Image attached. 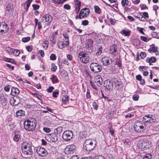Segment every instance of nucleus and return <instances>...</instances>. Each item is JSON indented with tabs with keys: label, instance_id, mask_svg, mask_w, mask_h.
<instances>
[{
	"label": "nucleus",
	"instance_id": "6ab92c4d",
	"mask_svg": "<svg viewBox=\"0 0 159 159\" xmlns=\"http://www.w3.org/2000/svg\"><path fill=\"white\" fill-rule=\"evenodd\" d=\"M95 81L97 83V84L99 87H100L102 82V79L101 76L98 75L96 76L95 78Z\"/></svg>",
	"mask_w": 159,
	"mask_h": 159
},
{
	"label": "nucleus",
	"instance_id": "0e129e2a",
	"mask_svg": "<svg viewBox=\"0 0 159 159\" xmlns=\"http://www.w3.org/2000/svg\"><path fill=\"white\" fill-rule=\"evenodd\" d=\"M139 98V96L138 94L134 95L133 97V99L134 101H137Z\"/></svg>",
	"mask_w": 159,
	"mask_h": 159
},
{
	"label": "nucleus",
	"instance_id": "5fc2aeb1",
	"mask_svg": "<svg viewBox=\"0 0 159 159\" xmlns=\"http://www.w3.org/2000/svg\"><path fill=\"white\" fill-rule=\"evenodd\" d=\"M54 87L53 86H50L46 90L49 93H51L53 91L54 89Z\"/></svg>",
	"mask_w": 159,
	"mask_h": 159
},
{
	"label": "nucleus",
	"instance_id": "4d7b16f0",
	"mask_svg": "<svg viewBox=\"0 0 159 159\" xmlns=\"http://www.w3.org/2000/svg\"><path fill=\"white\" fill-rule=\"evenodd\" d=\"M140 56L141 59L144 58L146 56V53L145 52H141L140 54Z\"/></svg>",
	"mask_w": 159,
	"mask_h": 159
},
{
	"label": "nucleus",
	"instance_id": "a18cd8bd",
	"mask_svg": "<svg viewBox=\"0 0 159 159\" xmlns=\"http://www.w3.org/2000/svg\"><path fill=\"white\" fill-rule=\"evenodd\" d=\"M0 101L1 104L3 106L6 105L7 102V101L6 98L1 100Z\"/></svg>",
	"mask_w": 159,
	"mask_h": 159
},
{
	"label": "nucleus",
	"instance_id": "f257e3e1",
	"mask_svg": "<svg viewBox=\"0 0 159 159\" xmlns=\"http://www.w3.org/2000/svg\"><path fill=\"white\" fill-rule=\"evenodd\" d=\"M37 123L36 120L34 118L29 117L24 121V128L28 131H33L35 129Z\"/></svg>",
	"mask_w": 159,
	"mask_h": 159
},
{
	"label": "nucleus",
	"instance_id": "680f3d73",
	"mask_svg": "<svg viewBox=\"0 0 159 159\" xmlns=\"http://www.w3.org/2000/svg\"><path fill=\"white\" fill-rule=\"evenodd\" d=\"M86 96L87 99L89 98H91L90 95V90L88 89H87Z\"/></svg>",
	"mask_w": 159,
	"mask_h": 159
},
{
	"label": "nucleus",
	"instance_id": "7c9ffc66",
	"mask_svg": "<svg viewBox=\"0 0 159 159\" xmlns=\"http://www.w3.org/2000/svg\"><path fill=\"white\" fill-rule=\"evenodd\" d=\"M81 5L80 4V2L78 4H75V12L78 14L80 9Z\"/></svg>",
	"mask_w": 159,
	"mask_h": 159
},
{
	"label": "nucleus",
	"instance_id": "7ed1b4c3",
	"mask_svg": "<svg viewBox=\"0 0 159 159\" xmlns=\"http://www.w3.org/2000/svg\"><path fill=\"white\" fill-rule=\"evenodd\" d=\"M78 57L79 60L84 64H87L89 62V57L86 56V53L84 52H81L79 53Z\"/></svg>",
	"mask_w": 159,
	"mask_h": 159
},
{
	"label": "nucleus",
	"instance_id": "603ef678",
	"mask_svg": "<svg viewBox=\"0 0 159 159\" xmlns=\"http://www.w3.org/2000/svg\"><path fill=\"white\" fill-rule=\"evenodd\" d=\"M52 2L55 4H61L62 2L61 0H52Z\"/></svg>",
	"mask_w": 159,
	"mask_h": 159
},
{
	"label": "nucleus",
	"instance_id": "c03bdc74",
	"mask_svg": "<svg viewBox=\"0 0 159 159\" xmlns=\"http://www.w3.org/2000/svg\"><path fill=\"white\" fill-rule=\"evenodd\" d=\"M139 19L141 21H147V20L144 19V18H143V15L141 14H139Z\"/></svg>",
	"mask_w": 159,
	"mask_h": 159
},
{
	"label": "nucleus",
	"instance_id": "f8f14e48",
	"mask_svg": "<svg viewBox=\"0 0 159 159\" xmlns=\"http://www.w3.org/2000/svg\"><path fill=\"white\" fill-rule=\"evenodd\" d=\"M104 85L105 90L107 91H110L113 88V83L110 80H106L104 83Z\"/></svg>",
	"mask_w": 159,
	"mask_h": 159
},
{
	"label": "nucleus",
	"instance_id": "338daca9",
	"mask_svg": "<svg viewBox=\"0 0 159 159\" xmlns=\"http://www.w3.org/2000/svg\"><path fill=\"white\" fill-rule=\"evenodd\" d=\"M152 52H155L157 51V47L155 46L152 47L151 50Z\"/></svg>",
	"mask_w": 159,
	"mask_h": 159
},
{
	"label": "nucleus",
	"instance_id": "e433bc0d",
	"mask_svg": "<svg viewBox=\"0 0 159 159\" xmlns=\"http://www.w3.org/2000/svg\"><path fill=\"white\" fill-rule=\"evenodd\" d=\"M13 9V6L11 3H8L6 7V10L8 11H11Z\"/></svg>",
	"mask_w": 159,
	"mask_h": 159
},
{
	"label": "nucleus",
	"instance_id": "423d86ee",
	"mask_svg": "<svg viewBox=\"0 0 159 159\" xmlns=\"http://www.w3.org/2000/svg\"><path fill=\"white\" fill-rule=\"evenodd\" d=\"M73 135V133L72 131L66 130L63 134L62 137L64 141H68L72 138Z\"/></svg>",
	"mask_w": 159,
	"mask_h": 159
},
{
	"label": "nucleus",
	"instance_id": "bf43d9fd",
	"mask_svg": "<svg viewBox=\"0 0 159 159\" xmlns=\"http://www.w3.org/2000/svg\"><path fill=\"white\" fill-rule=\"evenodd\" d=\"M64 38H69V34L66 32H64L62 34Z\"/></svg>",
	"mask_w": 159,
	"mask_h": 159
},
{
	"label": "nucleus",
	"instance_id": "052dcab7",
	"mask_svg": "<svg viewBox=\"0 0 159 159\" xmlns=\"http://www.w3.org/2000/svg\"><path fill=\"white\" fill-rule=\"evenodd\" d=\"M50 59L52 60H55L56 59V55L54 54H52L50 56Z\"/></svg>",
	"mask_w": 159,
	"mask_h": 159
},
{
	"label": "nucleus",
	"instance_id": "c85d7f7f",
	"mask_svg": "<svg viewBox=\"0 0 159 159\" xmlns=\"http://www.w3.org/2000/svg\"><path fill=\"white\" fill-rule=\"evenodd\" d=\"M120 33L125 36H129L130 34L131 31L127 30H123L121 31Z\"/></svg>",
	"mask_w": 159,
	"mask_h": 159
},
{
	"label": "nucleus",
	"instance_id": "393cba45",
	"mask_svg": "<svg viewBox=\"0 0 159 159\" xmlns=\"http://www.w3.org/2000/svg\"><path fill=\"white\" fill-rule=\"evenodd\" d=\"M129 2L128 0H122L121 1V4L124 9H126L127 6H130V5L129 4Z\"/></svg>",
	"mask_w": 159,
	"mask_h": 159
},
{
	"label": "nucleus",
	"instance_id": "dca6fc26",
	"mask_svg": "<svg viewBox=\"0 0 159 159\" xmlns=\"http://www.w3.org/2000/svg\"><path fill=\"white\" fill-rule=\"evenodd\" d=\"M90 10L89 8L85 7L81 9L80 11L82 19L87 17L90 13Z\"/></svg>",
	"mask_w": 159,
	"mask_h": 159
},
{
	"label": "nucleus",
	"instance_id": "bb28decb",
	"mask_svg": "<svg viewBox=\"0 0 159 159\" xmlns=\"http://www.w3.org/2000/svg\"><path fill=\"white\" fill-rule=\"evenodd\" d=\"M57 45L58 47L61 49H62L67 46L66 44L64 43V42L61 41L60 40L58 42Z\"/></svg>",
	"mask_w": 159,
	"mask_h": 159
},
{
	"label": "nucleus",
	"instance_id": "412c9836",
	"mask_svg": "<svg viewBox=\"0 0 159 159\" xmlns=\"http://www.w3.org/2000/svg\"><path fill=\"white\" fill-rule=\"evenodd\" d=\"M14 136L13 138V140L15 142L19 141L20 138V131H15L14 132Z\"/></svg>",
	"mask_w": 159,
	"mask_h": 159
},
{
	"label": "nucleus",
	"instance_id": "f03ea898",
	"mask_svg": "<svg viewBox=\"0 0 159 159\" xmlns=\"http://www.w3.org/2000/svg\"><path fill=\"white\" fill-rule=\"evenodd\" d=\"M145 125L143 124L140 121H137L134 126V130L137 132H143L145 129Z\"/></svg>",
	"mask_w": 159,
	"mask_h": 159
},
{
	"label": "nucleus",
	"instance_id": "e2e57ef3",
	"mask_svg": "<svg viewBox=\"0 0 159 159\" xmlns=\"http://www.w3.org/2000/svg\"><path fill=\"white\" fill-rule=\"evenodd\" d=\"M26 49L28 52H30L33 49V46H27L26 47Z\"/></svg>",
	"mask_w": 159,
	"mask_h": 159
},
{
	"label": "nucleus",
	"instance_id": "f704fd0d",
	"mask_svg": "<svg viewBox=\"0 0 159 159\" xmlns=\"http://www.w3.org/2000/svg\"><path fill=\"white\" fill-rule=\"evenodd\" d=\"M149 116V119L150 120L149 122L151 123L153 122H155L156 120V117L154 116L151 115H150Z\"/></svg>",
	"mask_w": 159,
	"mask_h": 159
},
{
	"label": "nucleus",
	"instance_id": "c756f323",
	"mask_svg": "<svg viewBox=\"0 0 159 159\" xmlns=\"http://www.w3.org/2000/svg\"><path fill=\"white\" fill-rule=\"evenodd\" d=\"M146 61L147 62H152V63H154L156 61V59L155 57H152L150 58L149 57L146 58Z\"/></svg>",
	"mask_w": 159,
	"mask_h": 159
},
{
	"label": "nucleus",
	"instance_id": "9b49d317",
	"mask_svg": "<svg viewBox=\"0 0 159 159\" xmlns=\"http://www.w3.org/2000/svg\"><path fill=\"white\" fill-rule=\"evenodd\" d=\"M36 152L38 155L41 157H44L48 154V152L44 148L39 147L36 149Z\"/></svg>",
	"mask_w": 159,
	"mask_h": 159
},
{
	"label": "nucleus",
	"instance_id": "2f4dec72",
	"mask_svg": "<svg viewBox=\"0 0 159 159\" xmlns=\"http://www.w3.org/2000/svg\"><path fill=\"white\" fill-rule=\"evenodd\" d=\"M114 84L116 86V88L117 89H119V87L121 84V81H120L117 80H114Z\"/></svg>",
	"mask_w": 159,
	"mask_h": 159
},
{
	"label": "nucleus",
	"instance_id": "a19ab883",
	"mask_svg": "<svg viewBox=\"0 0 159 159\" xmlns=\"http://www.w3.org/2000/svg\"><path fill=\"white\" fill-rule=\"evenodd\" d=\"M152 157V155L150 153H147L143 157V159H151Z\"/></svg>",
	"mask_w": 159,
	"mask_h": 159
},
{
	"label": "nucleus",
	"instance_id": "1a4fd4ad",
	"mask_svg": "<svg viewBox=\"0 0 159 159\" xmlns=\"http://www.w3.org/2000/svg\"><path fill=\"white\" fill-rule=\"evenodd\" d=\"M75 148L76 147L74 144L70 145L66 147L64 152L67 154L73 153L75 152Z\"/></svg>",
	"mask_w": 159,
	"mask_h": 159
},
{
	"label": "nucleus",
	"instance_id": "9d476101",
	"mask_svg": "<svg viewBox=\"0 0 159 159\" xmlns=\"http://www.w3.org/2000/svg\"><path fill=\"white\" fill-rule=\"evenodd\" d=\"M8 30L9 28L5 22H2L0 23V32L1 34L6 33Z\"/></svg>",
	"mask_w": 159,
	"mask_h": 159
},
{
	"label": "nucleus",
	"instance_id": "a878e982",
	"mask_svg": "<svg viewBox=\"0 0 159 159\" xmlns=\"http://www.w3.org/2000/svg\"><path fill=\"white\" fill-rule=\"evenodd\" d=\"M26 151L23 150L24 153L27 155H31L33 154V151L32 149V146L31 145L30 147L28 148Z\"/></svg>",
	"mask_w": 159,
	"mask_h": 159
},
{
	"label": "nucleus",
	"instance_id": "ea45409f",
	"mask_svg": "<svg viewBox=\"0 0 159 159\" xmlns=\"http://www.w3.org/2000/svg\"><path fill=\"white\" fill-rule=\"evenodd\" d=\"M60 75L62 77H65L67 75V73L65 70L62 69L61 71Z\"/></svg>",
	"mask_w": 159,
	"mask_h": 159
},
{
	"label": "nucleus",
	"instance_id": "cd10ccee",
	"mask_svg": "<svg viewBox=\"0 0 159 159\" xmlns=\"http://www.w3.org/2000/svg\"><path fill=\"white\" fill-rule=\"evenodd\" d=\"M25 111L23 110H20L17 111L16 113V116L20 117L22 116H24L25 115Z\"/></svg>",
	"mask_w": 159,
	"mask_h": 159
},
{
	"label": "nucleus",
	"instance_id": "72a5a7b5",
	"mask_svg": "<svg viewBox=\"0 0 159 159\" xmlns=\"http://www.w3.org/2000/svg\"><path fill=\"white\" fill-rule=\"evenodd\" d=\"M102 48L101 46H99L98 47V51L96 52V54L97 56H99L102 53Z\"/></svg>",
	"mask_w": 159,
	"mask_h": 159
},
{
	"label": "nucleus",
	"instance_id": "f3484780",
	"mask_svg": "<svg viewBox=\"0 0 159 159\" xmlns=\"http://www.w3.org/2000/svg\"><path fill=\"white\" fill-rule=\"evenodd\" d=\"M109 51L111 54L115 56L117 52V46L115 45L111 46L109 48Z\"/></svg>",
	"mask_w": 159,
	"mask_h": 159
},
{
	"label": "nucleus",
	"instance_id": "13d9d810",
	"mask_svg": "<svg viewBox=\"0 0 159 159\" xmlns=\"http://www.w3.org/2000/svg\"><path fill=\"white\" fill-rule=\"evenodd\" d=\"M59 93V91H54L52 93V96L54 98H56L57 97V95H58Z\"/></svg>",
	"mask_w": 159,
	"mask_h": 159
},
{
	"label": "nucleus",
	"instance_id": "473e14b6",
	"mask_svg": "<svg viewBox=\"0 0 159 159\" xmlns=\"http://www.w3.org/2000/svg\"><path fill=\"white\" fill-rule=\"evenodd\" d=\"M31 94L34 97L37 98L39 100H41L42 97L39 94L37 93H31Z\"/></svg>",
	"mask_w": 159,
	"mask_h": 159
},
{
	"label": "nucleus",
	"instance_id": "8fccbe9b",
	"mask_svg": "<svg viewBox=\"0 0 159 159\" xmlns=\"http://www.w3.org/2000/svg\"><path fill=\"white\" fill-rule=\"evenodd\" d=\"M90 84L91 86L93 89H94L95 90H98L97 87L91 81H90Z\"/></svg>",
	"mask_w": 159,
	"mask_h": 159
},
{
	"label": "nucleus",
	"instance_id": "774afa93",
	"mask_svg": "<svg viewBox=\"0 0 159 159\" xmlns=\"http://www.w3.org/2000/svg\"><path fill=\"white\" fill-rule=\"evenodd\" d=\"M96 159H105L104 157L102 155L97 156L95 157Z\"/></svg>",
	"mask_w": 159,
	"mask_h": 159
},
{
	"label": "nucleus",
	"instance_id": "0eeeda50",
	"mask_svg": "<svg viewBox=\"0 0 159 159\" xmlns=\"http://www.w3.org/2000/svg\"><path fill=\"white\" fill-rule=\"evenodd\" d=\"M90 68L91 71L95 73H98L101 71L102 67L97 63L93 62L90 64Z\"/></svg>",
	"mask_w": 159,
	"mask_h": 159
},
{
	"label": "nucleus",
	"instance_id": "4468645a",
	"mask_svg": "<svg viewBox=\"0 0 159 159\" xmlns=\"http://www.w3.org/2000/svg\"><path fill=\"white\" fill-rule=\"evenodd\" d=\"M6 50L10 55L13 54L15 56H18L20 53V51L18 50L10 48L9 47L7 48Z\"/></svg>",
	"mask_w": 159,
	"mask_h": 159
},
{
	"label": "nucleus",
	"instance_id": "aec40b11",
	"mask_svg": "<svg viewBox=\"0 0 159 159\" xmlns=\"http://www.w3.org/2000/svg\"><path fill=\"white\" fill-rule=\"evenodd\" d=\"M63 130V127L61 126L57 127L54 130V133L59 137H61V134L62 133Z\"/></svg>",
	"mask_w": 159,
	"mask_h": 159
},
{
	"label": "nucleus",
	"instance_id": "49530a36",
	"mask_svg": "<svg viewBox=\"0 0 159 159\" xmlns=\"http://www.w3.org/2000/svg\"><path fill=\"white\" fill-rule=\"evenodd\" d=\"M92 106L95 110H98V105L96 102H93L92 104Z\"/></svg>",
	"mask_w": 159,
	"mask_h": 159
},
{
	"label": "nucleus",
	"instance_id": "6e6552de",
	"mask_svg": "<svg viewBox=\"0 0 159 159\" xmlns=\"http://www.w3.org/2000/svg\"><path fill=\"white\" fill-rule=\"evenodd\" d=\"M58 137L54 133L48 134L45 137L46 139L50 142H55L57 141Z\"/></svg>",
	"mask_w": 159,
	"mask_h": 159
},
{
	"label": "nucleus",
	"instance_id": "69168bd1",
	"mask_svg": "<svg viewBox=\"0 0 159 159\" xmlns=\"http://www.w3.org/2000/svg\"><path fill=\"white\" fill-rule=\"evenodd\" d=\"M137 29L140 33H141V34L143 35H145V33L143 32V30H144V29L143 28H141L139 27L137 28Z\"/></svg>",
	"mask_w": 159,
	"mask_h": 159
},
{
	"label": "nucleus",
	"instance_id": "20e7f679",
	"mask_svg": "<svg viewBox=\"0 0 159 159\" xmlns=\"http://www.w3.org/2000/svg\"><path fill=\"white\" fill-rule=\"evenodd\" d=\"M96 144H93L90 139H87L84 143V148L87 151H90L95 148Z\"/></svg>",
	"mask_w": 159,
	"mask_h": 159
},
{
	"label": "nucleus",
	"instance_id": "39448f33",
	"mask_svg": "<svg viewBox=\"0 0 159 159\" xmlns=\"http://www.w3.org/2000/svg\"><path fill=\"white\" fill-rule=\"evenodd\" d=\"M139 148L143 150L148 149L151 147V143L148 140L142 141L139 143Z\"/></svg>",
	"mask_w": 159,
	"mask_h": 159
},
{
	"label": "nucleus",
	"instance_id": "ddd939ff",
	"mask_svg": "<svg viewBox=\"0 0 159 159\" xmlns=\"http://www.w3.org/2000/svg\"><path fill=\"white\" fill-rule=\"evenodd\" d=\"M42 20L44 22H47L48 25H49L52 20L51 16L49 14H47L43 16L42 18Z\"/></svg>",
	"mask_w": 159,
	"mask_h": 159
},
{
	"label": "nucleus",
	"instance_id": "864d4df0",
	"mask_svg": "<svg viewBox=\"0 0 159 159\" xmlns=\"http://www.w3.org/2000/svg\"><path fill=\"white\" fill-rule=\"evenodd\" d=\"M89 22L87 20H84L82 21V25L84 26H86L89 24Z\"/></svg>",
	"mask_w": 159,
	"mask_h": 159
},
{
	"label": "nucleus",
	"instance_id": "2eb2a0df",
	"mask_svg": "<svg viewBox=\"0 0 159 159\" xmlns=\"http://www.w3.org/2000/svg\"><path fill=\"white\" fill-rule=\"evenodd\" d=\"M10 102L11 105L16 106L20 103V99L18 96H14L10 99Z\"/></svg>",
	"mask_w": 159,
	"mask_h": 159
},
{
	"label": "nucleus",
	"instance_id": "a211bd4d",
	"mask_svg": "<svg viewBox=\"0 0 159 159\" xmlns=\"http://www.w3.org/2000/svg\"><path fill=\"white\" fill-rule=\"evenodd\" d=\"M93 42L92 40L91 39H88L86 43V48H89L90 50L93 49Z\"/></svg>",
	"mask_w": 159,
	"mask_h": 159
},
{
	"label": "nucleus",
	"instance_id": "b1692460",
	"mask_svg": "<svg viewBox=\"0 0 159 159\" xmlns=\"http://www.w3.org/2000/svg\"><path fill=\"white\" fill-rule=\"evenodd\" d=\"M30 144L28 142H24L22 145L21 148L22 152L24 153L23 150L26 151L28 148L30 146Z\"/></svg>",
	"mask_w": 159,
	"mask_h": 159
},
{
	"label": "nucleus",
	"instance_id": "c9c22d12",
	"mask_svg": "<svg viewBox=\"0 0 159 159\" xmlns=\"http://www.w3.org/2000/svg\"><path fill=\"white\" fill-rule=\"evenodd\" d=\"M69 98L67 95L64 96L62 98V102L66 104L68 101Z\"/></svg>",
	"mask_w": 159,
	"mask_h": 159
},
{
	"label": "nucleus",
	"instance_id": "5701e85b",
	"mask_svg": "<svg viewBox=\"0 0 159 159\" xmlns=\"http://www.w3.org/2000/svg\"><path fill=\"white\" fill-rule=\"evenodd\" d=\"M111 59L109 58L106 57L102 58L101 59V61L104 65L107 66L110 64L109 61Z\"/></svg>",
	"mask_w": 159,
	"mask_h": 159
},
{
	"label": "nucleus",
	"instance_id": "6e6d98bb",
	"mask_svg": "<svg viewBox=\"0 0 159 159\" xmlns=\"http://www.w3.org/2000/svg\"><path fill=\"white\" fill-rule=\"evenodd\" d=\"M143 18H144V19L146 20V18H148L149 16L148 13L146 12H144L143 13Z\"/></svg>",
	"mask_w": 159,
	"mask_h": 159
},
{
	"label": "nucleus",
	"instance_id": "3c124183",
	"mask_svg": "<svg viewBox=\"0 0 159 159\" xmlns=\"http://www.w3.org/2000/svg\"><path fill=\"white\" fill-rule=\"evenodd\" d=\"M51 65L52 66L51 69V70L55 72L57 69V66L54 63H52Z\"/></svg>",
	"mask_w": 159,
	"mask_h": 159
},
{
	"label": "nucleus",
	"instance_id": "4be33fe9",
	"mask_svg": "<svg viewBox=\"0 0 159 159\" xmlns=\"http://www.w3.org/2000/svg\"><path fill=\"white\" fill-rule=\"evenodd\" d=\"M20 91L17 88L12 87L11 89V94L13 96H17L19 94Z\"/></svg>",
	"mask_w": 159,
	"mask_h": 159
},
{
	"label": "nucleus",
	"instance_id": "37998d69",
	"mask_svg": "<svg viewBox=\"0 0 159 159\" xmlns=\"http://www.w3.org/2000/svg\"><path fill=\"white\" fill-rule=\"evenodd\" d=\"M30 39V38L29 37H23L22 39V41L24 43H26L29 41Z\"/></svg>",
	"mask_w": 159,
	"mask_h": 159
},
{
	"label": "nucleus",
	"instance_id": "09e8293b",
	"mask_svg": "<svg viewBox=\"0 0 159 159\" xmlns=\"http://www.w3.org/2000/svg\"><path fill=\"white\" fill-rule=\"evenodd\" d=\"M32 7L33 8V9L34 10H36L38 9L39 7L40 6L39 5L36 4H33L32 5Z\"/></svg>",
	"mask_w": 159,
	"mask_h": 159
},
{
	"label": "nucleus",
	"instance_id": "de8ad7c7",
	"mask_svg": "<svg viewBox=\"0 0 159 159\" xmlns=\"http://www.w3.org/2000/svg\"><path fill=\"white\" fill-rule=\"evenodd\" d=\"M140 38L141 40L145 42H147L150 40L149 39H148L146 37L143 36H140Z\"/></svg>",
	"mask_w": 159,
	"mask_h": 159
},
{
	"label": "nucleus",
	"instance_id": "79ce46f5",
	"mask_svg": "<svg viewBox=\"0 0 159 159\" xmlns=\"http://www.w3.org/2000/svg\"><path fill=\"white\" fill-rule=\"evenodd\" d=\"M51 79H52L53 83H54V82H58L59 81V80L57 78V76L55 75H53L52 78H51Z\"/></svg>",
	"mask_w": 159,
	"mask_h": 159
},
{
	"label": "nucleus",
	"instance_id": "4c0bfd02",
	"mask_svg": "<svg viewBox=\"0 0 159 159\" xmlns=\"http://www.w3.org/2000/svg\"><path fill=\"white\" fill-rule=\"evenodd\" d=\"M95 12L96 13L99 14L101 11V10L99 7L98 6H95L94 7Z\"/></svg>",
	"mask_w": 159,
	"mask_h": 159
},
{
	"label": "nucleus",
	"instance_id": "58836bf2",
	"mask_svg": "<svg viewBox=\"0 0 159 159\" xmlns=\"http://www.w3.org/2000/svg\"><path fill=\"white\" fill-rule=\"evenodd\" d=\"M150 115H146L143 117V120L145 122H150Z\"/></svg>",
	"mask_w": 159,
	"mask_h": 159
}]
</instances>
